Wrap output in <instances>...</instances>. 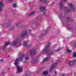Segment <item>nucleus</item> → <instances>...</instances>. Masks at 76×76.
I'll return each instance as SVG.
<instances>
[{"instance_id":"1","label":"nucleus","mask_w":76,"mask_h":76,"mask_svg":"<svg viewBox=\"0 0 76 76\" xmlns=\"http://www.w3.org/2000/svg\"><path fill=\"white\" fill-rule=\"evenodd\" d=\"M49 47L50 45L47 46L45 47V48L43 51V53H44V54L46 53H48V51H49Z\"/></svg>"},{"instance_id":"2","label":"nucleus","mask_w":76,"mask_h":76,"mask_svg":"<svg viewBox=\"0 0 76 76\" xmlns=\"http://www.w3.org/2000/svg\"><path fill=\"white\" fill-rule=\"evenodd\" d=\"M28 34V32L26 31H23L20 35V37H23L24 36L27 35Z\"/></svg>"},{"instance_id":"3","label":"nucleus","mask_w":76,"mask_h":76,"mask_svg":"<svg viewBox=\"0 0 76 76\" xmlns=\"http://www.w3.org/2000/svg\"><path fill=\"white\" fill-rule=\"evenodd\" d=\"M18 42H19V39H16L15 40L12 44V45L14 46L16 45V44L18 43Z\"/></svg>"},{"instance_id":"4","label":"nucleus","mask_w":76,"mask_h":76,"mask_svg":"<svg viewBox=\"0 0 76 76\" xmlns=\"http://www.w3.org/2000/svg\"><path fill=\"white\" fill-rule=\"evenodd\" d=\"M57 64H58L57 62L53 64L52 65V67L50 68V69H49V71H50V72H51V71H52V70H53V68H54V67L56 66V65Z\"/></svg>"},{"instance_id":"5","label":"nucleus","mask_w":76,"mask_h":76,"mask_svg":"<svg viewBox=\"0 0 76 76\" xmlns=\"http://www.w3.org/2000/svg\"><path fill=\"white\" fill-rule=\"evenodd\" d=\"M17 72L18 73H20V72H22V68L19 66H17Z\"/></svg>"},{"instance_id":"6","label":"nucleus","mask_w":76,"mask_h":76,"mask_svg":"<svg viewBox=\"0 0 76 76\" xmlns=\"http://www.w3.org/2000/svg\"><path fill=\"white\" fill-rule=\"evenodd\" d=\"M35 50H34V49H33L32 50H30V55L31 56H32L33 55H34L35 54Z\"/></svg>"},{"instance_id":"7","label":"nucleus","mask_w":76,"mask_h":76,"mask_svg":"<svg viewBox=\"0 0 76 76\" xmlns=\"http://www.w3.org/2000/svg\"><path fill=\"white\" fill-rule=\"evenodd\" d=\"M69 6L71 7V9H73V10L75 11V7L73 6V5L72 3L69 4Z\"/></svg>"},{"instance_id":"8","label":"nucleus","mask_w":76,"mask_h":76,"mask_svg":"<svg viewBox=\"0 0 76 76\" xmlns=\"http://www.w3.org/2000/svg\"><path fill=\"white\" fill-rule=\"evenodd\" d=\"M39 9L40 10L41 12H45V7H44L41 6Z\"/></svg>"},{"instance_id":"9","label":"nucleus","mask_w":76,"mask_h":76,"mask_svg":"<svg viewBox=\"0 0 76 76\" xmlns=\"http://www.w3.org/2000/svg\"><path fill=\"white\" fill-rule=\"evenodd\" d=\"M67 1V0H63L62 1H61L60 3V4H59V6L60 7H63V2H66Z\"/></svg>"},{"instance_id":"10","label":"nucleus","mask_w":76,"mask_h":76,"mask_svg":"<svg viewBox=\"0 0 76 76\" xmlns=\"http://www.w3.org/2000/svg\"><path fill=\"white\" fill-rule=\"evenodd\" d=\"M10 44V42H6L5 43V46L3 48V50H4V49H5V48L7 46V45H8Z\"/></svg>"},{"instance_id":"11","label":"nucleus","mask_w":76,"mask_h":76,"mask_svg":"<svg viewBox=\"0 0 76 76\" xmlns=\"http://www.w3.org/2000/svg\"><path fill=\"white\" fill-rule=\"evenodd\" d=\"M18 62H19V59L18 58H17L15 60V63H14V64L15 66H18Z\"/></svg>"},{"instance_id":"12","label":"nucleus","mask_w":76,"mask_h":76,"mask_svg":"<svg viewBox=\"0 0 76 76\" xmlns=\"http://www.w3.org/2000/svg\"><path fill=\"white\" fill-rule=\"evenodd\" d=\"M74 64H75V61H70V62L69 63V66H71L73 65Z\"/></svg>"},{"instance_id":"13","label":"nucleus","mask_w":76,"mask_h":76,"mask_svg":"<svg viewBox=\"0 0 76 76\" xmlns=\"http://www.w3.org/2000/svg\"><path fill=\"white\" fill-rule=\"evenodd\" d=\"M24 57H25V55L23 54L21 55L19 59V61H21Z\"/></svg>"},{"instance_id":"14","label":"nucleus","mask_w":76,"mask_h":76,"mask_svg":"<svg viewBox=\"0 0 76 76\" xmlns=\"http://www.w3.org/2000/svg\"><path fill=\"white\" fill-rule=\"evenodd\" d=\"M66 52L68 54H70L72 52V50H69L68 48L66 49Z\"/></svg>"},{"instance_id":"15","label":"nucleus","mask_w":76,"mask_h":76,"mask_svg":"<svg viewBox=\"0 0 76 76\" xmlns=\"http://www.w3.org/2000/svg\"><path fill=\"white\" fill-rule=\"evenodd\" d=\"M48 70H46V71H43V72L42 75H47V74H48Z\"/></svg>"},{"instance_id":"16","label":"nucleus","mask_w":76,"mask_h":76,"mask_svg":"<svg viewBox=\"0 0 76 76\" xmlns=\"http://www.w3.org/2000/svg\"><path fill=\"white\" fill-rule=\"evenodd\" d=\"M50 59V58L48 57L46 58H45V59H44L42 61V63H44V62H45L47 60H48Z\"/></svg>"},{"instance_id":"17","label":"nucleus","mask_w":76,"mask_h":76,"mask_svg":"<svg viewBox=\"0 0 76 76\" xmlns=\"http://www.w3.org/2000/svg\"><path fill=\"white\" fill-rule=\"evenodd\" d=\"M23 45L24 47H28V44L27 42H24L23 43Z\"/></svg>"},{"instance_id":"18","label":"nucleus","mask_w":76,"mask_h":76,"mask_svg":"<svg viewBox=\"0 0 76 76\" xmlns=\"http://www.w3.org/2000/svg\"><path fill=\"white\" fill-rule=\"evenodd\" d=\"M65 10L67 12H70V10L69 8L67 7H65Z\"/></svg>"},{"instance_id":"19","label":"nucleus","mask_w":76,"mask_h":76,"mask_svg":"<svg viewBox=\"0 0 76 76\" xmlns=\"http://www.w3.org/2000/svg\"><path fill=\"white\" fill-rule=\"evenodd\" d=\"M65 15H66V14H65L64 12H62L61 14V17H64Z\"/></svg>"},{"instance_id":"20","label":"nucleus","mask_w":76,"mask_h":76,"mask_svg":"<svg viewBox=\"0 0 76 76\" xmlns=\"http://www.w3.org/2000/svg\"><path fill=\"white\" fill-rule=\"evenodd\" d=\"M4 6V4L2 2H0V7H3Z\"/></svg>"},{"instance_id":"21","label":"nucleus","mask_w":76,"mask_h":76,"mask_svg":"<svg viewBox=\"0 0 76 76\" xmlns=\"http://www.w3.org/2000/svg\"><path fill=\"white\" fill-rule=\"evenodd\" d=\"M43 1L45 4H47L48 3V2L47 1V0H43Z\"/></svg>"},{"instance_id":"22","label":"nucleus","mask_w":76,"mask_h":76,"mask_svg":"<svg viewBox=\"0 0 76 76\" xmlns=\"http://www.w3.org/2000/svg\"><path fill=\"white\" fill-rule=\"evenodd\" d=\"M12 6L13 7H16V4H12Z\"/></svg>"},{"instance_id":"23","label":"nucleus","mask_w":76,"mask_h":76,"mask_svg":"<svg viewBox=\"0 0 76 76\" xmlns=\"http://www.w3.org/2000/svg\"><path fill=\"white\" fill-rule=\"evenodd\" d=\"M61 50V48H58V49L55 50V52H57L58 51H60Z\"/></svg>"},{"instance_id":"24","label":"nucleus","mask_w":76,"mask_h":76,"mask_svg":"<svg viewBox=\"0 0 76 76\" xmlns=\"http://www.w3.org/2000/svg\"><path fill=\"white\" fill-rule=\"evenodd\" d=\"M66 20L67 21H66V22H69V17H67L66 18Z\"/></svg>"},{"instance_id":"25","label":"nucleus","mask_w":76,"mask_h":76,"mask_svg":"<svg viewBox=\"0 0 76 76\" xmlns=\"http://www.w3.org/2000/svg\"><path fill=\"white\" fill-rule=\"evenodd\" d=\"M73 57H76V52L74 53V54L73 55Z\"/></svg>"},{"instance_id":"26","label":"nucleus","mask_w":76,"mask_h":76,"mask_svg":"<svg viewBox=\"0 0 76 76\" xmlns=\"http://www.w3.org/2000/svg\"><path fill=\"white\" fill-rule=\"evenodd\" d=\"M35 13V12H33L31 13V14H30L29 15V16H31L32 15H33L34 13Z\"/></svg>"},{"instance_id":"27","label":"nucleus","mask_w":76,"mask_h":76,"mask_svg":"<svg viewBox=\"0 0 76 76\" xmlns=\"http://www.w3.org/2000/svg\"><path fill=\"white\" fill-rule=\"evenodd\" d=\"M20 25H21V23H17L16 24V26H20Z\"/></svg>"},{"instance_id":"28","label":"nucleus","mask_w":76,"mask_h":76,"mask_svg":"<svg viewBox=\"0 0 76 76\" xmlns=\"http://www.w3.org/2000/svg\"><path fill=\"white\" fill-rule=\"evenodd\" d=\"M73 46L74 47H75V48H76V42L74 43Z\"/></svg>"},{"instance_id":"29","label":"nucleus","mask_w":76,"mask_h":76,"mask_svg":"<svg viewBox=\"0 0 76 76\" xmlns=\"http://www.w3.org/2000/svg\"><path fill=\"white\" fill-rule=\"evenodd\" d=\"M29 58H28V57H26L25 58V60H28Z\"/></svg>"},{"instance_id":"30","label":"nucleus","mask_w":76,"mask_h":76,"mask_svg":"<svg viewBox=\"0 0 76 76\" xmlns=\"http://www.w3.org/2000/svg\"><path fill=\"white\" fill-rule=\"evenodd\" d=\"M57 72L56 71H55V76H56L57 75Z\"/></svg>"},{"instance_id":"31","label":"nucleus","mask_w":76,"mask_h":76,"mask_svg":"<svg viewBox=\"0 0 76 76\" xmlns=\"http://www.w3.org/2000/svg\"><path fill=\"white\" fill-rule=\"evenodd\" d=\"M2 10H3L2 9V8L0 7V12H1Z\"/></svg>"},{"instance_id":"32","label":"nucleus","mask_w":76,"mask_h":76,"mask_svg":"<svg viewBox=\"0 0 76 76\" xmlns=\"http://www.w3.org/2000/svg\"><path fill=\"white\" fill-rule=\"evenodd\" d=\"M66 28H67V29H72V28H69L68 27H66Z\"/></svg>"},{"instance_id":"33","label":"nucleus","mask_w":76,"mask_h":76,"mask_svg":"<svg viewBox=\"0 0 76 76\" xmlns=\"http://www.w3.org/2000/svg\"><path fill=\"white\" fill-rule=\"evenodd\" d=\"M31 37H34V35L33 34H31Z\"/></svg>"},{"instance_id":"34","label":"nucleus","mask_w":76,"mask_h":76,"mask_svg":"<svg viewBox=\"0 0 76 76\" xmlns=\"http://www.w3.org/2000/svg\"><path fill=\"white\" fill-rule=\"evenodd\" d=\"M65 76V75L63 74H62V75H61V76Z\"/></svg>"},{"instance_id":"35","label":"nucleus","mask_w":76,"mask_h":76,"mask_svg":"<svg viewBox=\"0 0 76 76\" xmlns=\"http://www.w3.org/2000/svg\"><path fill=\"white\" fill-rule=\"evenodd\" d=\"M42 1H43V0H39V1H40V2H41Z\"/></svg>"},{"instance_id":"36","label":"nucleus","mask_w":76,"mask_h":76,"mask_svg":"<svg viewBox=\"0 0 76 76\" xmlns=\"http://www.w3.org/2000/svg\"><path fill=\"white\" fill-rule=\"evenodd\" d=\"M52 54H53V53H52L51 54H49V55H49V56H50V55H52Z\"/></svg>"},{"instance_id":"37","label":"nucleus","mask_w":76,"mask_h":76,"mask_svg":"<svg viewBox=\"0 0 76 76\" xmlns=\"http://www.w3.org/2000/svg\"><path fill=\"white\" fill-rule=\"evenodd\" d=\"M47 32H48V30H47L46 31L45 33H47Z\"/></svg>"},{"instance_id":"38","label":"nucleus","mask_w":76,"mask_h":76,"mask_svg":"<svg viewBox=\"0 0 76 76\" xmlns=\"http://www.w3.org/2000/svg\"><path fill=\"white\" fill-rule=\"evenodd\" d=\"M21 52H20L19 53H18L19 54H20Z\"/></svg>"},{"instance_id":"39","label":"nucleus","mask_w":76,"mask_h":76,"mask_svg":"<svg viewBox=\"0 0 76 76\" xmlns=\"http://www.w3.org/2000/svg\"><path fill=\"white\" fill-rule=\"evenodd\" d=\"M2 61V59L0 60V61Z\"/></svg>"},{"instance_id":"40","label":"nucleus","mask_w":76,"mask_h":76,"mask_svg":"<svg viewBox=\"0 0 76 76\" xmlns=\"http://www.w3.org/2000/svg\"><path fill=\"white\" fill-rule=\"evenodd\" d=\"M10 1H12L13 0H9Z\"/></svg>"},{"instance_id":"41","label":"nucleus","mask_w":76,"mask_h":76,"mask_svg":"<svg viewBox=\"0 0 76 76\" xmlns=\"http://www.w3.org/2000/svg\"><path fill=\"white\" fill-rule=\"evenodd\" d=\"M29 31H31V29H29Z\"/></svg>"},{"instance_id":"42","label":"nucleus","mask_w":76,"mask_h":76,"mask_svg":"<svg viewBox=\"0 0 76 76\" xmlns=\"http://www.w3.org/2000/svg\"><path fill=\"white\" fill-rule=\"evenodd\" d=\"M25 61H24V63H25Z\"/></svg>"},{"instance_id":"43","label":"nucleus","mask_w":76,"mask_h":76,"mask_svg":"<svg viewBox=\"0 0 76 76\" xmlns=\"http://www.w3.org/2000/svg\"><path fill=\"white\" fill-rule=\"evenodd\" d=\"M1 34H0V36H1Z\"/></svg>"},{"instance_id":"44","label":"nucleus","mask_w":76,"mask_h":76,"mask_svg":"<svg viewBox=\"0 0 76 76\" xmlns=\"http://www.w3.org/2000/svg\"><path fill=\"white\" fill-rule=\"evenodd\" d=\"M49 44H50V43H49Z\"/></svg>"}]
</instances>
